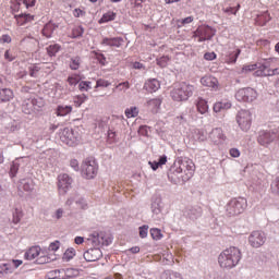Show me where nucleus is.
<instances>
[{
	"label": "nucleus",
	"instance_id": "1",
	"mask_svg": "<svg viewBox=\"0 0 279 279\" xmlns=\"http://www.w3.org/2000/svg\"><path fill=\"white\" fill-rule=\"evenodd\" d=\"M241 260V251L231 246L222 251L218 257V263L222 269H232L236 267Z\"/></svg>",
	"mask_w": 279,
	"mask_h": 279
},
{
	"label": "nucleus",
	"instance_id": "2",
	"mask_svg": "<svg viewBox=\"0 0 279 279\" xmlns=\"http://www.w3.org/2000/svg\"><path fill=\"white\" fill-rule=\"evenodd\" d=\"M195 87L186 83H180L174 85L173 89L170 93L171 99L173 101H189L190 97H193V92Z\"/></svg>",
	"mask_w": 279,
	"mask_h": 279
},
{
	"label": "nucleus",
	"instance_id": "3",
	"mask_svg": "<svg viewBox=\"0 0 279 279\" xmlns=\"http://www.w3.org/2000/svg\"><path fill=\"white\" fill-rule=\"evenodd\" d=\"M247 208V198L238 197L232 198L226 207L229 217H236V215H243Z\"/></svg>",
	"mask_w": 279,
	"mask_h": 279
},
{
	"label": "nucleus",
	"instance_id": "4",
	"mask_svg": "<svg viewBox=\"0 0 279 279\" xmlns=\"http://www.w3.org/2000/svg\"><path fill=\"white\" fill-rule=\"evenodd\" d=\"M59 138L69 147H75L80 143L82 135L73 129L64 128L59 132Z\"/></svg>",
	"mask_w": 279,
	"mask_h": 279
},
{
	"label": "nucleus",
	"instance_id": "5",
	"mask_svg": "<svg viewBox=\"0 0 279 279\" xmlns=\"http://www.w3.org/2000/svg\"><path fill=\"white\" fill-rule=\"evenodd\" d=\"M235 99L244 104H253L258 99V92L252 87L240 88L235 93Z\"/></svg>",
	"mask_w": 279,
	"mask_h": 279
},
{
	"label": "nucleus",
	"instance_id": "6",
	"mask_svg": "<svg viewBox=\"0 0 279 279\" xmlns=\"http://www.w3.org/2000/svg\"><path fill=\"white\" fill-rule=\"evenodd\" d=\"M184 171L185 175L182 177L183 182H189L193 174L195 173V163L191 159L179 162V167L173 173H182Z\"/></svg>",
	"mask_w": 279,
	"mask_h": 279
},
{
	"label": "nucleus",
	"instance_id": "7",
	"mask_svg": "<svg viewBox=\"0 0 279 279\" xmlns=\"http://www.w3.org/2000/svg\"><path fill=\"white\" fill-rule=\"evenodd\" d=\"M98 167L97 161L93 158H86L82 163V175L86 180H93L97 175Z\"/></svg>",
	"mask_w": 279,
	"mask_h": 279
},
{
	"label": "nucleus",
	"instance_id": "8",
	"mask_svg": "<svg viewBox=\"0 0 279 279\" xmlns=\"http://www.w3.org/2000/svg\"><path fill=\"white\" fill-rule=\"evenodd\" d=\"M73 184V178L66 173H61L58 175V193L59 195H66Z\"/></svg>",
	"mask_w": 279,
	"mask_h": 279
},
{
	"label": "nucleus",
	"instance_id": "9",
	"mask_svg": "<svg viewBox=\"0 0 279 279\" xmlns=\"http://www.w3.org/2000/svg\"><path fill=\"white\" fill-rule=\"evenodd\" d=\"M236 121L243 132H247L252 128V112L247 110H241L238 112Z\"/></svg>",
	"mask_w": 279,
	"mask_h": 279
},
{
	"label": "nucleus",
	"instance_id": "10",
	"mask_svg": "<svg viewBox=\"0 0 279 279\" xmlns=\"http://www.w3.org/2000/svg\"><path fill=\"white\" fill-rule=\"evenodd\" d=\"M278 74H279L278 69H275V70L269 69V62L257 64V69L254 72L255 77H267L270 75H278Z\"/></svg>",
	"mask_w": 279,
	"mask_h": 279
},
{
	"label": "nucleus",
	"instance_id": "11",
	"mask_svg": "<svg viewBox=\"0 0 279 279\" xmlns=\"http://www.w3.org/2000/svg\"><path fill=\"white\" fill-rule=\"evenodd\" d=\"M215 36V31L210 26H199L195 32V37L198 38L197 43L210 40Z\"/></svg>",
	"mask_w": 279,
	"mask_h": 279
},
{
	"label": "nucleus",
	"instance_id": "12",
	"mask_svg": "<svg viewBox=\"0 0 279 279\" xmlns=\"http://www.w3.org/2000/svg\"><path fill=\"white\" fill-rule=\"evenodd\" d=\"M266 240L267 238L263 231H253L248 236V243L252 247H262V245H265Z\"/></svg>",
	"mask_w": 279,
	"mask_h": 279
},
{
	"label": "nucleus",
	"instance_id": "13",
	"mask_svg": "<svg viewBox=\"0 0 279 279\" xmlns=\"http://www.w3.org/2000/svg\"><path fill=\"white\" fill-rule=\"evenodd\" d=\"M48 278L50 279H66V278H73V269L72 268H61V269H54L48 272Z\"/></svg>",
	"mask_w": 279,
	"mask_h": 279
},
{
	"label": "nucleus",
	"instance_id": "14",
	"mask_svg": "<svg viewBox=\"0 0 279 279\" xmlns=\"http://www.w3.org/2000/svg\"><path fill=\"white\" fill-rule=\"evenodd\" d=\"M160 106H162L161 97L148 99L145 104L146 110L148 112H151V114H158V112L160 111Z\"/></svg>",
	"mask_w": 279,
	"mask_h": 279
},
{
	"label": "nucleus",
	"instance_id": "15",
	"mask_svg": "<svg viewBox=\"0 0 279 279\" xmlns=\"http://www.w3.org/2000/svg\"><path fill=\"white\" fill-rule=\"evenodd\" d=\"M226 134H223V129L216 128L209 133V140L214 145H221L226 141Z\"/></svg>",
	"mask_w": 279,
	"mask_h": 279
},
{
	"label": "nucleus",
	"instance_id": "16",
	"mask_svg": "<svg viewBox=\"0 0 279 279\" xmlns=\"http://www.w3.org/2000/svg\"><path fill=\"white\" fill-rule=\"evenodd\" d=\"M84 258L87 263H95L104 256V253H101V250L99 248H89L84 253Z\"/></svg>",
	"mask_w": 279,
	"mask_h": 279
},
{
	"label": "nucleus",
	"instance_id": "17",
	"mask_svg": "<svg viewBox=\"0 0 279 279\" xmlns=\"http://www.w3.org/2000/svg\"><path fill=\"white\" fill-rule=\"evenodd\" d=\"M275 141H278V135L276 132L272 133H262L258 137L259 145H263V147H268V145H271Z\"/></svg>",
	"mask_w": 279,
	"mask_h": 279
},
{
	"label": "nucleus",
	"instance_id": "18",
	"mask_svg": "<svg viewBox=\"0 0 279 279\" xmlns=\"http://www.w3.org/2000/svg\"><path fill=\"white\" fill-rule=\"evenodd\" d=\"M202 86H206L207 88H211V90H217L219 88V81L217 77L211 75H205L201 78Z\"/></svg>",
	"mask_w": 279,
	"mask_h": 279
},
{
	"label": "nucleus",
	"instance_id": "19",
	"mask_svg": "<svg viewBox=\"0 0 279 279\" xmlns=\"http://www.w3.org/2000/svg\"><path fill=\"white\" fill-rule=\"evenodd\" d=\"M239 56H241V48L233 47L225 57L226 64H236Z\"/></svg>",
	"mask_w": 279,
	"mask_h": 279
},
{
	"label": "nucleus",
	"instance_id": "20",
	"mask_svg": "<svg viewBox=\"0 0 279 279\" xmlns=\"http://www.w3.org/2000/svg\"><path fill=\"white\" fill-rule=\"evenodd\" d=\"M101 45H105V47H121L123 45V37H105L102 38Z\"/></svg>",
	"mask_w": 279,
	"mask_h": 279
},
{
	"label": "nucleus",
	"instance_id": "21",
	"mask_svg": "<svg viewBox=\"0 0 279 279\" xmlns=\"http://www.w3.org/2000/svg\"><path fill=\"white\" fill-rule=\"evenodd\" d=\"M160 88V81L157 78H149L144 84V89L147 90V93H156Z\"/></svg>",
	"mask_w": 279,
	"mask_h": 279
},
{
	"label": "nucleus",
	"instance_id": "22",
	"mask_svg": "<svg viewBox=\"0 0 279 279\" xmlns=\"http://www.w3.org/2000/svg\"><path fill=\"white\" fill-rule=\"evenodd\" d=\"M14 19L17 25L22 27L23 25H27L32 23L34 21V15L24 13V14L14 15Z\"/></svg>",
	"mask_w": 279,
	"mask_h": 279
},
{
	"label": "nucleus",
	"instance_id": "23",
	"mask_svg": "<svg viewBox=\"0 0 279 279\" xmlns=\"http://www.w3.org/2000/svg\"><path fill=\"white\" fill-rule=\"evenodd\" d=\"M196 110L199 114H206L208 112L209 107H208V100L198 97L195 101Z\"/></svg>",
	"mask_w": 279,
	"mask_h": 279
},
{
	"label": "nucleus",
	"instance_id": "24",
	"mask_svg": "<svg viewBox=\"0 0 279 279\" xmlns=\"http://www.w3.org/2000/svg\"><path fill=\"white\" fill-rule=\"evenodd\" d=\"M202 206H193L185 210V215L189 219H197L198 217H202Z\"/></svg>",
	"mask_w": 279,
	"mask_h": 279
},
{
	"label": "nucleus",
	"instance_id": "25",
	"mask_svg": "<svg viewBox=\"0 0 279 279\" xmlns=\"http://www.w3.org/2000/svg\"><path fill=\"white\" fill-rule=\"evenodd\" d=\"M232 108V102L228 100H221L214 104V112H223V110H230Z\"/></svg>",
	"mask_w": 279,
	"mask_h": 279
},
{
	"label": "nucleus",
	"instance_id": "26",
	"mask_svg": "<svg viewBox=\"0 0 279 279\" xmlns=\"http://www.w3.org/2000/svg\"><path fill=\"white\" fill-rule=\"evenodd\" d=\"M19 190L32 193L34 190V181L32 179H22L19 183Z\"/></svg>",
	"mask_w": 279,
	"mask_h": 279
},
{
	"label": "nucleus",
	"instance_id": "27",
	"mask_svg": "<svg viewBox=\"0 0 279 279\" xmlns=\"http://www.w3.org/2000/svg\"><path fill=\"white\" fill-rule=\"evenodd\" d=\"M38 256H40V247L39 246H33V247L28 248L24 254L25 260H34L35 258H38Z\"/></svg>",
	"mask_w": 279,
	"mask_h": 279
},
{
	"label": "nucleus",
	"instance_id": "28",
	"mask_svg": "<svg viewBox=\"0 0 279 279\" xmlns=\"http://www.w3.org/2000/svg\"><path fill=\"white\" fill-rule=\"evenodd\" d=\"M56 29H58V25H56L52 22H48L44 26L41 34H43V36H45V38H51V36H53V32H56Z\"/></svg>",
	"mask_w": 279,
	"mask_h": 279
},
{
	"label": "nucleus",
	"instance_id": "29",
	"mask_svg": "<svg viewBox=\"0 0 279 279\" xmlns=\"http://www.w3.org/2000/svg\"><path fill=\"white\" fill-rule=\"evenodd\" d=\"M11 99H14V92L12 89H0V104H5V101H11Z\"/></svg>",
	"mask_w": 279,
	"mask_h": 279
},
{
	"label": "nucleus",
	"instance_id": "30",
	"mask_svg": "<svg viewBox=\"0 0 279 279\" xmlns=\"http://www.w3.org/2000/svg\"><path fill=\"white\" fill-rule=\"evenodd\" d=\"M269 21H271V15H269V12H267V11L264 12V13H262L260 15H258V16L256 17V23H257L260 27L267 25V23H269Z\"/></svg>",
	"mask_w": 279,
	"mask_h": 279
},
{
	"label": "nucleus",
	"instance_id": "31",
	"mask_svg": "<svg viewBox=\"0 0 279 279\" xmlns=\"http://www.w3.org/2000/svg\"><path fill=\"white\" fill-rule=\"evenodd\" d=\"M21 265H23V260L12 259L11 263L4 264V271H5V274H10L12 271V267H13V269H19V267H21Z\"/></svg>",
	"mask_w": 279,
	"mask_h": 279
},
{
	"label": "nucleus",
	"instance_id": "32",
	"mask_svg": "<svg viewBox=\"0 0 279 279\" xmlns=\"http://www.w3.org/2000/svg\"><path fill=\"white\" fill-rule=\"evenodd\" d=\"M12 222L16 226L21 223V220L23 219V209L15 207L12 213Z\"/></svg>",
	"mask_w": 279,
	"mask_h": 279
},
{
	"label": "nucleus",
	"instance_id": "33",
	"mask_svg": "<svg viewBox=\"0 0 279 279\" xmlns=\"http://www.w3.org/2000/svg\"><path fill=\"white\" fill-rule=\"evenodd\" d=\"M73 112V107L71 106H59L57 108L58 117H66V114H71Z\"/></svg>",
	"mask_w": 279,
	"mask_h": 279
},
{
	"label": "nucleus",
	"instance_id": "34",
	"mask_svg": "<svg viewBox=\"0 0 279 279\" xmlns=\"http://www.w3.org/2000/svg\"><path fill=\"white\" fill-rule=\"evenodd\" d=\"M117 19V13L113 11H109L102 15V17L99 20V23H110V21H114Z\"/></svg>",
	"mask_w": 279,
	"mask_h": 279
},
{
	"label": "nucleus",
	"instance_id": "35",
	"mask_svg": "<svg viewBox=\"0 0 279 279\" xmlns=\"http://www.w3.org/2000/svg\"><path fill=\"white\" fill-rule=\"evenodd\" d=\"M194 141L204 143V141H206V132L202 129H195L194 130Z\"/></svg>",
	"mask_w": 279,
	"mask_h": 279
},
{
	"label": "nucleus",
	"instance_id": "36",
	"mask_svg": "<svg viewBox=\"0 0 279 279\" xmlns=\"http://www.w3.org/2000/svg\"><path fill=\"white\" fill-rule=\"evenodd\" d=\"M62 49V46L60 44H53L47 47V53L50 58H53L58 51Z\"/></svg>",
	"mask_w": 279,
	"mask_h": 279
},
{
	"label": "nucleus",
	"instance_id": "37",
	"mask_svg": "<svg viewBox=\"0 0 279 279\" xmlns=\"http://www.w3.org/2000/svg\"><path fill=\"white\" fill-rule=\"evenodd\" d=\"M82 82V76L80 74H73L68 77V83L70 86H77Z\"/></svg>",
	"mask_w": 279,
	"mask_h": 279
},
{
	"label": "nucleus",
	"instance_id": "38",
	"mask_svg": "<svg viewBox=\"0 0 279 279\" xmlns=\"http://www.w3.org/2000/svg\"><path fill=\"white\" fill-rule=\"evenodd\" d=\"M240 10H241V4H236V7L223 8L222 12H225V14H233L234 16H236Z\"/></svg>",
	"mask_w": 279,
	"mask_h": 279
},
{
	"label": "nucleus",
	"instance_id": "39",
	"mask_svg": "<svg viewBox=\"0 0 279 279\" xmlns=\"http://www.w3.org/2000/svg\"><path fill=\"white\" fill-rule=\"evenodd\" d=\"M150 236L154 241H160L162 239V231L158 228L150 229Z\"/></svg>",
	"mask_w": 279,
	"mask_h": 279
},
{
	"label": "nucleus",
	"instance_id": "40",
	"mask_svg": "<svg viewBox=\"0 0 279 279\" xmlns=\"http://www.w3.org/2000/svg\"><path fill=\"white\" fill-rule=\"evenodd\" d=\"M80 64H82V59L80 57H74L71 59L70 69L72 71H77V69H80Z\"/></svg>",
	"mask_w": 279,
	"mask_h": 279
},
{
	"label": "nucleus",
	"instance_id": "41",
	"mask_svg": "<svg viewBox=\"0 0 279 279\" xmlns=\"http://www.w3.org/2000/svg\"><path fill=\"white\" fill-rule=\"evenodd\" d=\"M83 35H84V27H82V26H75V27L72 29L71 38H82Z\"/></svg>",
	"mask_w": 279,
	"mask_h": 279
},
{
	"label": "nucleus",
	"instance_id": "42",
	"mask_svg": "<svg viewBox=\"0 0 279 279\" xmlns=\"http://www.w3.org/2000/svg\"><path fill=\"white\" fill-rule=\"evenodd\" d=\"M170 60H171V58H169V56H162V57L157 59V64L161 69H165L166 66H168Z\"/></svg>",
	"mask_w": 279,
	"mask_h": 279
},
{
	"label": "nucleus",
	"instance_id": "43",
	"mask_svg": "<svg viewBox=\"0 0 279 279\" xmlns=\"http://www.w3.org/2000/svg\"><path fill=\"white\" fill-rule=\"evenodd\" d=\"M93 88V83L90 81H82L78 84V89L82 92H88Z\"/></svg>",
	"mask_w": 279,
	"mask_h": 279
},
{
	"label": "nucleus",
	"instance_id": "44",
	"mask_svg": "<svg viewBox=\"0 0 279 279\" xmlns=\"http://www.w3.org/2000/svg\"><path fill=\"white\" fill-rule=\"evenodd\" d=\"M125 117L128 119H132L134 117H138V108L136 107H131L130 109L125 110Z\"/></svg>",
	"mask_w": 279,
	"mask_h": 279
},
{
	"label": "nucleus",
	"instance_id": "45",
	"mask_svg": "<svg viewBox=\"0 0 279 279\" xmlns=\"http://www.w3.org/2000/svg\"><path fill=\"white\" fill-rule=\"evenodd\" d=\"M258 69V63L245 64L243 65L241 73H252V71H256Z\"/></svg>",
	"mask_w": 279,
	"mask_h": 279
},
{
	"label": "nucleus",
	"instance_id": "46",
	"mask_svg": "<svg viewBox=\"0 0 279 279\" xmlns=\"http://www.w3.org/2000/svg\"><path fill=\"white\" fill-rule=\"evenodd\" d=\"M75 256V248H68L63 254V260H71Z\"/></svg>",
	"mask_w": 279,
	"mask_h": 279
},
{
	"label": "nucleus",
	"instance_id": "47",
	"mask_svg": "<svg viewBox=\"0 0 279 279\" xmlns=\"http://www.w3.org/2000/svg\"><path fill=\"white\" fill-rule=\"evenodd\" d=\"M110 82L109 81H106L104 78H99L97 82H96V86L95 88H108V86H110Z\"/></svg>",
	"mask_w": 279,
	"mask_h": 279
},
{
	"label": "nucleus",
	"instance_id": "48",
	"mask_svg": "<svg viewBox=\"0 0 279 279\" xmlns=\"http://www.w3.org/2000/svg\"><path fill=\"white\" fill-rule=\"evenodd\" d=\"M73 16L80 19V16H86V10L84 8H76L73 10Z\"/></svg>",
	"mask_w": 279,
	"mask_h": 279
},
{
	"label": "nucleus",
	"instance_id": "49",
	"mask_svg": "<svg viewBox=\"0 0 279 279\" xmlns=\"http://www.w3.org/2000/svg\"><path fill=\"white\" fill-rule=\"evenodd\" d=\"M84 101H86V96L85 95L76 96L74 98V104H75L76 108H80V106H82V104H84Z\"/></svg>",
	"mask_w": 279,
	"mask_h": 279
},
{
	"label": "nucleus",
	"instance_id": "50",
	"mask_svg": "<svg viewBox=\"0 0 279 279\" xmlns=\"http://www.w3.org/2000/svg\"><path fill=\"white\" fill-rule=\"evenodd\" d=\"M148 230H149V226L140 227V236H141V239H147Z\"/></svg>",
	"mask_w": 279,
	"mask_h": 279
},
{
	"label": "nucleus",
	"instance_id": "51",
	"mask_svg": "<svg viewBox=\"0 0 279 279\" xmlns=\"http://www.w3.org/2000/svg\"><path fill=\"white\" fill-rule=\"evenodd\" d=\"M0 43L1 45H10V43H12V37L8 34H4L0 37Z\"/></svg>",
	"mask_w": 279,
	"mask_h": 279
},
{
	"label": "nucleus",
	"instance_id": "52",
	"mask_svg": "<svg viewBox=\"0 0 279 279\" xmlns=\"http://www.w3.org/2000/svg\"><path fill=\"white\" fill-rule=\"evenodd\" d=\"M193 21H194L193 16H187L183 20H180L178 21V23H181L179 24V27H184V25H189V23H193Z\"/></svg>",
	"mask_w": 279,
	"mask_h": 279
},
{
	"label": "nucleus",
	"instance_id": "53",
	"mask_svg": "<svg viewBox=\"0 0 279 279\" xmlns=\"http://www.w3.org/2000/svg\"><path fill=\"white\" fill-rule=\"evenodd\" d=\"M60 250V241H54V242H51L50 245H49V251L50 252H58Z\"/></svg>",
	"mask_w": 279,
	"mask_h": 279
},
{
	"label": "nucleus",
	"instance_id": "54",
	"mask_svg": "<svg viewBox=\"0 0 279 279\" xmlns=\"http://www.w3.org/2000/svg\"><path fill=\"white\" fill-rule=\"evenodd\" d=\"M140 136H149V129L145 125L140 126L138 129Z\"/></svg>",
	"mask_w": 279,
	"mask_h": 279
},
{
	"label": "nucleus",
	"instance_id": "55",
	"mask_svg": "<svg viewBox=\"0 0 279 279\" xmlns=\"http://www.w3.org/2000/svg\"><path fill=\"white\" fill-rule=\"evenodd\" d=\"M118 90H128L130 88V82H123L116 86Z\"/></svg>",
	"mask_w": 279,
	"mask_h": 279
},
{
	"label": "nucleus",
	"instance_id": "56",
	"mask_svg": "<svg viewBox=\"0 0 279 279\" xmlns=\"http://www.w3.org/2000/svg\"><path fill=\"white\" fill-rule=\"evenodd\" d=\"M271 191L276 195H279V178L271 184Z\"/></svg>",
	"mask_w": 279,
	"mask_h": 279
},
{
	"label": "nucleus",
	"instance_id": "57",
	"mask_svg": "<svg viewBox=\"0 0 279 279\" xmlns=\"http://www.w3.org/2000/svg\"><path fill=\"white\" fill-rule=\"evenodd\" d=\"M38 71H40V66H38V65L31 66L29 68L31 77H36V73H38Z\"/></svg>",
	"mask_w": 279,
	"mask_h": 279
},
{
	"label": "nucleus",
	"instance_id": "58",
	"mask_svg": "<svg viewBox=\"0 0 279 279\" xmlns=\"http://www.w3.org/2000/svg\"><path fill=\"white\" fill-rule=\"evenodd\" d=\"M229 154L232 158H239V156H241V151H239L238 148H231L229 150Z\"/></svg>",
	"mask_w": 279,
	"mask_h": 279
},
{
	"label": "nucleus",
	"instance_id": "59",
	"mask_svg": "<svg viewBox=\"0 0 279 279\" xmlns=\"http://www.w3.org/2000/svg\"><path fill=\"white\" fill-rule=\"evenodd\" d=\"M204 58H205V60H216L217 59V53H215V52H206L205 54H204Z\"/></svg>",
	"mask_w": 279,
	"mask_h": 279
},
{
	"label": "nucleus",
	"instance_id": "60",
	"mask_svg": "<svg viewBox=\"0 0 279 279\" xmlns=\"http://www.w3.org/2000/svg\"><path fill=\"white\" fill-rule=\"evenodd\" d=\"M70 167H72V169L77 171V169H80V161H77V159H71L70 160Z\"/></svg>",
	"mask_w": 279,
	"mask_h": 279
},
{
	"label": "nucleus",
	"instance_id": "61",
	"mask_svg": "<svg viewBox=\"0 0 279 279\" xmlns=\"http://www.w3.org/2000/svg\"><path fill=\"white\" fill-rule=\"evenodd\" d=\"M23 3L25 5V8L29 9V8H34V5H36V0H23Z\"/></svg>",
	"mask_w": 279,
	"mask_h": 279
},
{
	"label": "nucleus",
	"instance_id": "62",
	"mask_svg": "<svg viewBox=\"0 0 279 279\" xmlns=\"http://www.w3.org/2000/svg\"><path fill=\"white\" fill-rule=\"evenodd\" d=\"M108 138L111 143H113V141L117 138V132H114L113 130H109L108 131Z\"/></svg>",
	"mask_w": 279,
	"mask_h": 279
},
{
	"label": "nucleus",
	"instance_id": "63",
	"mask_svg": "<svg viewBox=\"0 0 279 279\" xmlns=\"http://www.w3.org/2000/svg\"><path fill=\"white\" fill-rule=\"evenodd\" d=\"M4 59L8 61V62H12V60H14V56H12V53H10V50H7L4 52Z\"/></svg>",
	"mask_w": 279,
	"mask_h": 279
},
{
	"label": "nucleus",
	"instance_id": "64",
	"mask_svg": "<svg viewBox=\"0 0 279 279\" xmlns=\"http://www.w3.org/2000/svg\"><path fill=\"white\" fill-rule=\"evenodd\" d=\"M159 165L162 167V165H167V156L162 155L161 157H159L158 160Z\"/></svg>",
	"mask_w": 279,
	"mask_h": 279
}]
</instances>
